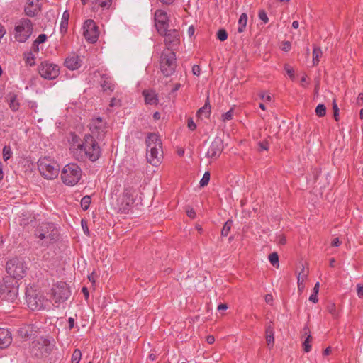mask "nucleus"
Returning <instances> with one entry per match:
<instances>
[{"instance_id":"obj_1","label":"nucleus","mask_w":363,"mask_h":363,"mask_svg":"<svg viewBox=\"0 0 363 363\" xmlns=\"http://www.w3.org/2000/svg\"><path fill=\"white\" fill-rule=\"evenodd\" d=\"M73 157L80 162L89 160L91 162H96L101 155V149L99 142L93 138V135H85L83 140L75 134L72 138L70 147Z\"/></svg>"},{"instance_id":"obj_2","label":"nucleus","mask_w":363,"mask_h":363,"mask_svg":"<svg viewBox=\"0 0 363 363\" xmlns=\"http://www.w3.org/2000/svg\"><path fill=\"white\" fill-rule=\"evenodd\" d=\"M34 235L38 239V244L45 247L56 242L60 238L57 226L50 222L40 223L35 228Z\"/></svg>"},{"instance_id":"obj_3","label":"nucleus","mask_w":363,"mask_h":363,"mask_svg":"<svg viewBox=\"0 0 363 363\" xmlns=\"http://www.w3.org/2000/svg\"><path fill=\"white\" fill-rule=\"evenodd\" d=\"M147 145V160L153 166H158L163 156L162 142L156 133H149L145 140Z\"/></svg>"},{"instance_id":"obj_4","label":"nucleus","mask_w":363,"mask_h":363,"mask_svg":"<svg viewBox=\"0 0 363 363\" xmlns=\"http://www.w3.org/2000/svg\"><path fill=\"white\" fill-rule=\"evenodd\" d=\"M82 171L79 166L75 163L65 165L61 172V179L67 186H74L81 179Z\"/></svg>"},{"instance_id":"obj_5","label":"nucleus","mask_w":363,"mask_h":363,"mask_svg":"<svg viewBox=\"0 0 363 363\" xmlns=\"http://www.w3.org/2000/svg\"><path fill=\"white\" fill-rule=\"evenodd\" d=\"M40 174L47 179H54L58 176L60 167L50 157L40 158L38 161Z\"/></svg>"},{"instance_id":"obj_6","label":"nucleus","mask_w":363,"mask_h":363,"mask_svg":"<svg viewBox=\"0 0 363 363\" xmlns=\"http://www.w3.org/2000/svg\"><path fill=\"white\" fill-rule=\"evenodd\" d=\"M55 345L43 337H38L35 339L30 347V353L37 357H43L48 356L52 351Z\"/></svg>"},{"instance_id":"obj_7","label":"nucleus","mask_w":363,"mask_h":363,"mask_svg":"<svg viewBox=\"0 0 363 363\" xmlns=\"http://www.w3.org/2000/svg\"><path fill=\"white\" fill-rule=\"evenodd\" d=\"M160 66L165 77L172 75L177 67L175 52L171 50H164L160 57Z\"/></svg>"},{"instance_id":"obj_8","label":"nucleus","mask_w":363,"mask_h":363,"mask_svg":"<svg viewBox=\"0 0 363 363\" xmlns=\"http://www.w3.org/2000/svg\"><path fill=\"white\" fill-rule=\"evenodd\" d=\"M33 29V23L30 20L21 18L15 26V39L20 43L26 42L31 35Z\"/></svg>"},{"instance_id":"obj_9","label":"nucleus","mask_w":363,"mask_h":363,"mask_svg":"<svg viewBox=\"0 0 363 363\" xmlns=\"http://www.w3.org/2000/svg\"><path fill=\"white\" fill-rule=\"evenodd\" d=\"M26 269L24 262L18 257L9 259L6 267L7 273L16 279H22L26 274Z\"/></svg>"},{"instance_id":"obj_10","label":"nucleus","mask_w":363,"mask_h":363,"mask_svg":"<svg viewBox=\"0 0 363 363\" xmlns=\"http://www.w3.org/2000/svg\"><path fill=\"white\" fill-rule=\"evenodd\" d=\"M106 123L102 118L98 117L93 118L89 123L90 133L88 135H93L98 142L102 140L106 133Z\"/></svg>"},{"instance_id":"obj_11","label":"nucleus","mask_w":363,"mask_h":363,"mask_svg":"<svg viewBox=\"0 0 363 363\" xmlns=\"http://www.w3.org/2000/svg\"><path fill=\"white\" fill-rule=\"evenodd\" d=\"M135 189L131 187L125 188L122 195L118 199L119 211L122 213H128L135 202Z\"/></svg>"},{"instance_id":"obj_12","label":"nucleus","mask_w":363,"mask_h":363,"mask_svg":"<svg viewBox=\"0 0 363 363\" xmlns=\"http://www.w3.org/2000/svg\"><path fill=\"white\" fill-rule=\"evenodd\" d=\"M40 75L46 79H55L60 74L58 65L45 61L42 62L38 68Z\"/></svg>"},{"instance_id":"obj_13","label":"nucleus","mask_w":363,"mask_h":363,"mask_svg":"<svg viewBox=\"0 0 363 363\" xmlns=\"http://www.w3.org/2000/svg\"><path fill=\"white\" fill-rule=\"evenodd\" d=\"M71 291L65 282H60L52 289L53 300L55 303L65 302L70 296Z\"/></svg>"},{"instance_id":"obj_14","label":"nucleus","mask_w":363,"mask_h":363,"mask_svg":"<svg viewBox=\"0 0 363 363\" xmlns=\"http://www.w3.org/2000/svg\"><path fill=\"white\" fill-rule=\"evenodd\" d=\"M155 25L158 33L163 35L167 33L169 28V18L167 13L161 9H157L155 12Z\"/></svg>"},{"instance_id":"obj_15","label":"nucleus","mask_w":363,"mask_h":363,"mask_svg":"<svg viewBox=\"0 0 363 363\" xmlns=\"http://www.w3.org/2000/svg\"><path fill=\"white\" fill-rule=\"evenodd\" d=\"M83 28L84 36L88 42L94 43L97 41L99 31L97 26L93 20H86L84 23Z\"/></svg>"},{"instance_id":"obj_16","label":"nucleus","mask_w":363,"mask_h":363,"mask_svg":"<svg viewBox=\"0 0 363 363\" xmlns=\"http://www.w3.org/2000/svg\"><path fill=\"white\" fill-rule=\"evenodd\" d=\"M162 36H164L166 50H175L180 43V35L177 29H167V33L164 34Z\"/></svg>"},{"instance_id":"obj_17","label":"nucleus","mask_w":363,"mask_h":363,"mask_svg":"<svg viewBox=\"0 0 363 363\" xmlns=\"http://www.w3.org/2000/svg\"><path fill=\"white\" fill-rule=\"evenodd\" d=\"M223 150V140L220 137H216L211 143L206 153V157L211 159H217L220 155Z\"/></svg>"},{"instance_id":"obj_18","label":"nucleus","mask_w":363,"mask_h":363,"mask_svg":"<svg viewBox=\"0 0 363 363\" xmlns=\"http://www.w3.org/2000/svg\"><path fill=\"white\" fill-rule=\"evenodd\" d=\"M40 9L41 6L39 3V0H28L24 8V11L26 16L34 17L40 11Z\"/></svg>"},{"instance_id":"obj_19","label":"nucleus","mask_w":363,"mask_h":363,"mask_svg":"<svg viewBox=\"0 0 363 363\" xmlns=\"http://www.w3.org/2000/svg\"><path fill=\"white\" fill-rule=\"evenodd\" d=\"M82 60L76 53H71L65 61V66L70 70H76L81 67Z\"/></svg>"},{"instance_id":"obj_20","label":"nucleus","mask_w":363,"mask_h":363,"mask_svg":"<svg viewBox=\"0 0 363 363\" xmlns=\"http://www.w3.org/2000/svg\"><path fill=\"white\" fill-rule=\"evenodd\" d=\"M11 342V333L7 329L0 328V349L9 347Z\"/></svg>"},{"instance_id":"obj_21","label":"nucleus","mask_w":363,"mask_h":363,"mask_svg":"<svg viewBox=\"0 0 363 363\" xmlns=\"http://www.w3.org/2000/svg\"><path fill=\"white\" fill-rule=\"evenodd\" d=\"M100 83L104 91H113L115 84L113 82V79L108 74H104L101 75Z\"/></svg>"},{"instance_id":"obj_22","label":"nucleus","mask_w":363,"mask_h":363,"mask_svg":"<svg viewBox=\"0 0 363 363\" xmlns=\"http://www.w3.org/2000/svg\"><path fill=\"white\" fill-rule=\"evenodd\" d=\"M143 95L145 99V102L148 105H157L159 99L157 93L153 90H144Z\"/></svg>"},{"instance_id":"obj_23","label":"nucleus","mask_w":363,"mask_h":363,"mask_svg":"<svg viewBox=\"0 0 363 363\" xmlns=\"http://www.w3.org/2000/svg\"><path fill=\"white\" fill-rule=\"evenodd\" d=\"M26 301L28 308L32 311L40 310L43 307L41 301L33 295H28L26 296Z\"/></svg>"},{"instance_id":"obj_24","label":"nucleus","mask_w":363,"mask_h":363,"mask_svg":"<svg viewBox=\"0 0 363 363\" xmlns=\"http://www.w3.org/2000/svg\"><path fill=\"white\" fill-rule=\"evenodd\" d=\"M36 327L35 325L29 324L21 327L18 332L22 337H30L34 331H35Z\"/></svg>"},{"instance_id":"obj_25","label":"nucleus","mask_w":363,"mask_h":363,"mask_svg":"<svg viewBox=\"0 0 363 363\" xmlns=\"http://www.w3.org/2000/svg\"><path fill=\"white\" fill-rule=\"evenodd\" d=\"M265 334L267 346L269 347V348H271L273 347L274 342V329L271 325H269L266 328Z\"/></svg>"},{"instance_id":"obj_26","label":"nucleus","mask_w":363,"mask_h":363,"mask_svg":"<svg viewBox=\"0 0 363 363\" xmlns=\"http://www.w3.org/2000/svg\"><path fill=\"white\" fill-rule=\"evenodd\" d=\"M69 18V14L67 11H65L62 14L60 23V30L62 34H65L67 31Z\"/></svg>"},{"instance_id":"obj_27","label":"nucleus","mask_w":363,"mask_h":363,"mask_svg":"<svg viewBox=\"0 0 363 363\" xmlns=\"http://www.w3.org/2000/svg\"><path fill=\"white\" fill-rule=\"evenodd\" d=\"M303 333L305 335H307V337L303 342V348L306 352H309L311 350V345L310 342L312 340V336L310 334H308L309 333V329L307 326L304 327Z\"/></svg>"},{"instance_id":"obj_28","label":"nucleus","mask_w":363,"mask_h":363,"mask_svg":"<svg viewBox=\"0 0 363 363\" xmlns=\"http://www.w3.org/2000/svg\"><path fill=\"white\" fill-rule=\"evenodd\" d=\"M247 16L246 13H243L240 15V18H239V20H238V32L241 33H242L245 28H246V25H247Z\"/></svg>"},{"instance_id":"obj_29","label":"nucleus","mask_w":363,"mask_h":363,"mask_svg":"<svg viewBox=\"0 0 363 363\" xmlns=\"http://www.w3.org/2000/svg\"><path fill=\"white\" fill-rule=\"evenodd\" d=\"M323 55L322 50L320 47L314 46L313 50V64L317 65L320 61V58Z\"/></svg>"},{"instance_id":"obj_30","label":"nucleus","mask_w":363,"mask_h":363,"mask_svg":"<svg viewBox=\"0 0 363 363\" xmlns=\"http://www.w3.org/2000/svg\"><path fill=\"white\" fill-rule=\"evenodd\" d=\"M9 107L13 111L18 110L20 104L17 100V96L15 94L9 95Z\"/></svg>"},{"instance_id":"obj_31","label":"nucleus","mask_w":363,"mask_h":363,"mask_svg":"<svg viewBox=\"0 0 363 363\" xmlns=\"http://www.w3.org/2000/svg\"><path fill=\"white\" fill-rule=\"evenodd\" d=\"M24 60H25L26 64L29 66H33L35 63V56L32 52V51L24 54Z\"/></svg>"},{"instance_id":"obj_32","label":"nucleus","mask_w":363,"mask_h":363,"mask_svg":"<svg viewBox=\"0 0 363 363\" xmlns=\"http://www.w3.org/2000/svg\"><path fill=\"white\" fill-rule=\"evenodd\" d=\"M232 226H233V220H230V219L228 220L225 223V224H224V225H223V228L221 230V235L223 237L228 236L229 233H230V229H231Z\"/></svg>"},{"instance_id":"obj_33","label":"nucleus","mask_w":363,"mask_h":363,"mask_svg":"<svg viewBox=\"0 0 363 363\" xmlns=\"http://www.w3.org/2000/svg\"><path fill=\"white\" fill-rule=\"evenodd\" d=\"M113 0H95V4H98L102 9H108Z\"/></svg>"},{"instance_id":"obj_34","label":"nucleus","mask_w":363,"mask_h":363,"mask_svg":"<svg viewBox=\"0 0 363 363\" xmlns=\"http://www.w3.org/2000/svg\"><path fill=\"white\" fill-rule=\"evenodd\" d=\"M2 155H3V159L4 161H7L8 160H9L11 157V156L13 155V152L9 145H6L4 147Z\"/></svg>"},{"instance_id":"obj_35","label":"nucleus","mask_w":363,"mask_h":363,"mask_svg":"<svg viewBox=\"0 0 363 363\" xmlns=\"http://www.w3.org/2000/svg\"><path fill=\"white\" fill-rule=\"evenodd\" d=\"M82 358V352L80 350L75 349L72 355V363H79Z\"/></svg>"},{"instance_id":"obj_36","label":"nucleus","mask_w":363,"mask_h":363,"mask_svg":"<svg viewBox=\"0 0 363 363\" xmlns=\"http://www.w3.org/2000/svg\"><path fill=\"white\" fill-rule=\"evenodd\" d=\"M269 260L272 266L279 267V255L277 252H272L269 255Z\"/></svg>"},{"instance_id":"obj_37","label":"nucleus","mask_w":363,"mask_h":363,"mask_svg":"<svg viewBox=\"0 0 363 363\" xmlns=\"http://www.w3.org/2000/svg\"><path fill=\"white\" fill-rule=\"evenodd\" d=\"M91 203V197L89 196H84L81 200V206L83 210L86 211L89 208Z\"/></svg>"},{"instance_id":"obj_38","label":"nucleus","mask_w":363,"mask_h":363,"mask_svg":"<svg viewBox=\"0 0 363 363\" xmlns=\"http://www.w3.org/2000/svg\"><path fill=\"white\" fill-rule=\"evenodd\" d=\"M307 277V274L304 273V267L302 266L301 271L298 273L297 277L298 289H301V284L305 281Z\"/></svg>"},{"instance_id":"obj_39","label":"nucleus","mask_w":363,"mask_h":363,"mask_svg":"<svg viewBox=\"0 0 363 363\" xmlns=\"http://www.w3.org/2000/svg\"><path fill=\"white\" fill-rule=\"evenodd\" d=\"M316 115L323 117L326 113V107L324 104H318L315 108Z\"/></svg>"},{"instance_id":"obj_40","label":"nucleus","mask_w":363,"mask_h":363,"mask_svg":"<svg viewBox=\"0 0 363 363\" xmlns=\"http://www.w3.org/2000/svg\"><path fill=\"white\" fill-rule=\"evenodd\" d=\"M210 177H211L210 172H206L204 173L203 177L200 180V183H199L200 186H202V187L206 186L209 183Z\"/></svg>"},{"instance_id":"obj_41","label":"nucleus","mask_w":363,"mask_h":363,"mask_svg":"<svg viewBox=\"0 0 363 363\" xmlns=\"http://www.w3.org/2000/svg\"><path fill=\"white\" fill-rule=\"evenodd\" d=\"M217 38L220 41H225L228 38V33L225 29H220L217 32Z\"/></svg>"},{"instance_id":"obj_42","label":"nucleus","mask_w":363,"mask_h":363,"mask_svg":"<svg viewBox=\"0 0 363 363\" xmlns=\"http://www.w3.org/2000/svg\"><path fill=\"white\" fill-rule=\"evenodd\" d=\"M121 106V101L119 98H118L117 96H114L111 99L110 104H109L110 107L118 108Z\"/></svg>"},{"instance_id":"obj_43","label":"nucleus","mask_w":363,"mask_h":363,"mask_svg":"<svg viewBox=\"0 0 363 363\" xmlns=\"http://www.w3.org/2000/svg\"><path fill=\"white\" fill-rule=\"evenodd\" d=\"M327 311L333 316L336 317V315H337L336 306L333 303H329L327 305Z\"/></svg>"},{"instance_id":"obj_44","label":"nucleus","mask_w":363,"mask_h":363,"mask_svg":"<svg viewBox=\"0 0 363 363\" xmlns=\"http://www.w3.org/2000/svg\"><path fill=\"white\" fill-rule=\"evenodd\" d=\"M333 109L334 118L336 121H339V108L337 106V104L335 100H333Z\"/></svg>"},{"instance_id":"obj_45","label":"nucleus","mask_w":363,"mask_h":363,"mask_svg":"<svg viewBox=\"0 0 363 363\" xmlns=\"http://www.w3.org/2000/svg\"><path fill=\"white\" fill-rule=\"evenodd\" d=\"M258 17L265 24L269 22V18H268V16L267 15V13L264 10H260L259 11Z\"/></svg>"},{"instance_id":"obj_46","label":"nucleus","mask_w":363,"mask_h":363,"mask_svg":"<svg viewBox=\"0 0 363 363\" xmlns=\"http://www.w3.org/2000/svg\"><path fill=\"white\" fill-rule=\"evenodd\" d=\"M233 108H231L230 110H229L228 111H227L226 113H225L222 115V118H223V121H230L233 118Z\"/></svg>"},{"instance_id":"obj_47","label":"nucleus","mask_w":363,"mask_h":363,"mask_svg":"<svg viewBox=\"0 0 363 363\" xmlns=\"http://www.w3.org/2000/svg\"><path fill=\"white\" fill-rule=\"evenodd\" d=\"M259 96L260 97V99L265 101H271L272 100V96H270V94L265 91H261L259 94Z\"/></svg>"},{"instance_id":"obj_48","label":"nucleus","mask_w":363,"mask_h":363,"mask_svg":"<svg viewBox=\"0 0 363 363\" xmlns=\"http://www.w3.org/2000/svg\"><path fill=\"white\" fill-rule=\"evenodd\" d=\"M260 150H267L269 149V143L267 141H262L258 143Z\"/></svg>"},{"instance_id":"obj_49","label":"nucleus","mask_w":363,"mask_h":363,"mask_svg":"<svg viewBox=\"0 0 363 363\" xmlns=\"http://www.w3.org/2000/svg\"><path fill=\"white\" fill-rule=\"evenodd\" d=\"M47 39V35L45 34H40L38 35L37 39L35 40L36 42V44H41L44 43Z\"/></svg>"},{"instance_id":"obj_50","label":"nucleus","mask_w":363,"mask_h":363,"mask_svg":"<svg viewBox=\"0 0 363 363\" xmlns=\"http://www.w3.org/2000/svg\"><path fill=\"white\" fill-rule=\"evenodd\" d=\"M284 69L291 79L294 78V69L290 66L285 65Z\"/></svg>"},{"instance_id":"obj_51","label":"nucleus","mask_w":363,"mask_h":363,"mask_svg":"<svg viewBox=\"0 0 363 363\" xmlns=\"http://www.w3.org/2000/svg\"><path fill=\"white\" fill-rule=\"evenodd\" d=\"M206 112L208 114L210 113V107H208L207 104H206L204 106L201 108L198 111V115L201 116L203 113Z\"/></svg>"},{"instance_id":"obj_52","label":"nucleus","mask_w":363,"mask_h":363,"mask_svg":"<svg viewBox=\"0 0 363 363\" xmlns=\"http://www.w3.org/2000/svg\"><path fill=\"white\" fill-rule=\"evenodd\" d=\"M188 128L191 130H194L196 128V125L194 122L193 119L191 118H189L188 119Z\"/></svg>"},{"instance_id":"obj_53","label":"nucleus","mask_w":363,"mask_h":363,"mask_svg":"<svg viewBox=\"0 0 363 363\" xmlns=\"http://www.w3.org/2000/svg\"><path fill=\"white\" fill-rule=\"evenodd\" d=\"M357 296L359 298H362L363 297V285L362 284H357Z\"/></svg>"},{"instance_id":"obj_54","label":"nucleus","mask_w":363,"mask_h":363,"mask_svg":"<svg viewBox=\"0 0 363 363\" xmlns=\"http://www.w3.org/2000/svg\"><path fill=\"white\" fill-rule=\"evenodd\" d=\"M200 67L199 65H194L192 67V72L194 75L199 76L200 74Z\"/></svg>"},{"instance_id":"obj_55","label":"nucleus","mask_w":363,"mask_h":363,"mask_svg":"<svg viewBox=\"0 0 363 363\" xmlns=\"http://www.w3.org/2000/svg\"><path fill=\"white\" fill-rule=\"evenodd\" d=\"M309 301L313 303H317L318 301V294H315V293H313L312 294H311V296H309Z\"/></svg>"},{"instance_id":"obj_56","label":"nucleus","mask_w":363,"mask_h":363,"mask_svg":"<svg viewBox=\"0 0 363 363\" xmlns=\"http://www.w3.org/2000/svg\"><path fill=\"white\" fill-rule=\"evenodd\" d=\"M187 216L191 218H194L196 216V213L193 208H190L186 211Z\"/></svg>"},{"instance_id":"obj_57","label":"nucleus","mask_w":363,"mask_h":363,"mask_svg":"<svg viewBox=\"0 0 363 363\" xmlns=\"http://www.w3.org/2000/svg\"><path fill=\"white\" fill-rule=\"evenodd\" d=\"M341 244L340 239L338 238H335L332 240L331 245L333 247H338Z\"/></svg>"},{"instance_id":"obj_58","label":"nucleus","mask_w":363,"mask_h":363,"mask_svg":"<svg viewBox=\"0 0 363 363\" xmlns=\"http://www.w3.org/2000/svg\"><path fill=\"white\" fill-rule=\"evenodd\" d=\"M39 45L40 44H36V42H35V41L33 43L32 50L34 52L38 53V52H39Z\"/></svg>"},{"instance_id":"obj_59","label":"nucleus","mask_w":363,"mask_h":363,"mask_svg":"<svg viewBox=\"0 0 363 363\" xmlns=\"http://www.w3.org/2000/svg\"><path fill=\"white\" fill-rule=\"evenodd\" d=\"M68 323H69V329L72 330L74 326V319L72 317H69L68 319Z\"/></svg>"},{"instance_id":"obj_60","label":"nucleus","mask_w":363,"mask_h":363,"mask_svg":"<svg viewBox=\"0 0 363 363\" xmlns=\"http://www.w3.org/2000/svg\"><path fill=\"white\" fill-rule=\"evenodd\" d=\"M265 301L267 303H272L273 301V297L271 294H267L264 297Z\"/></svg>"},{"instance_id":"obj_61","label":"nucleus","mask_w":363,"mask_h":363,"mask_svg":"<svg viewBox=\"0 0 363 363\" xmlns=\"http://www.w3.org/2000/svg\"><path fill=\"white\" fill-rule=\"evenodd\" d=\"M357 103L359 105L362 104V103H363V93L359 94V95L357 96Z\"/></svg>"},{"instance_id":"obj_62","label":"nucleus","mask_w":363,"mask_h":363,"mask_svg":"<svg viewBox=\"0 0 363 363\" xmlns=\"http://www.w3.org/2000/svg\"><path fill=\"white\" fill-rule=\"evenodd\" d=\"M206 341L208 344H213L215 342V337L213 335H208L206 337Z\"/></svg>"},{"instance_id":"obj_63","label":"nucleus","mask_w":363,"mask_h":363,"mask_svg":"<svg viewBox=\"0 0 363 363\" xmlns=\"http://www.w3.org/2000/svg\"><path fill=\"white\" fill-rule=\"evenodd\" d=\"M290 48H291V43L289 41L284 42L283 50H289L290 49Z\"/></svg>"},{"instance_id":"obj_64","label":"nucleus","mask_w":363,"mask_h":363,"mask_svg":"<svg viewBox=\"0 0 363 363\" xmlns=\"http://www.w3.org/2000/svg\"><path fill=\"white\" fill-rule=\"evenodd\" d=\"M227 308H228V306L225 303H221V304L218 305V311L226 310Z\"/></svg>"}]
</instances>
